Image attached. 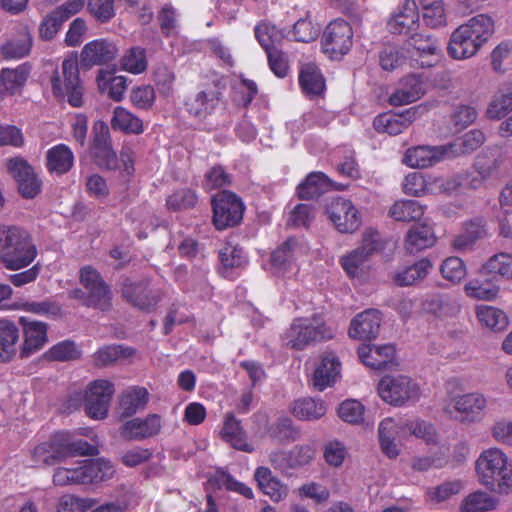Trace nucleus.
<instances>
[{"label": "nucleus", "mask_w": 512, "mask_h": 512, "mask_svg": "<svg viewBox=\"0 0 512 512\" xmlns=\"http://www.w3.org/2000/svg\"><path fill=\"white\" fill-rule=\"evenodd\" d=\"M451 403L453 409L446 407V411L455 413L454 418L465 425L480 423L487 414L488 399L478 391L455 396Z\"/></svg>", "instance_id": "obj_9"}, {"label": "nucleus", "mask_w": 512, "mask_h": 512, "mask_svg": "<svg viewBox=\"0 0 512 512\" xmlns=\"http://www.w3.org/2000/svg\"><path fill=\"white\" fill-rule=\"evenodd\" d=\"M31 45V35L24 28L16 39L9 40L2 46L1 52L6 59H20L29 54Z\"/></svg>", "instance_id": "obj_50"}, {"label": "nucleus", "mask_w": 512, "mask_h": 512, "mask_svg": "<svg viewBox=\"0 0 512 512\" xmlns=\"http://www.w3.org/2000/svg\"><path fill=\"white\" fill-rule=\"evenodd\" d=\"M418 448L423 456L418 457V470L442 468L448 463V448L440 445L433 425L418 423Z\"/></svg>", "instance_id": "obj_7"}, {"label": "nucleus", "mask_w": 512, "mask_h": 512, "mask_svg": "<svg viewBox=\"0 0 512 512\" xmlns=\"http://www.w3.org/2000/svg\"><path fill=\"white\" fill-rule=\"evenodd\" d=\"M442 58L440 42L437 38L427 35H418V65L432 67Z\"/></svg>", "instance_id": "obj_41"}, {"label": "nucleus", "mask_w": 512, "mask_h": 512, "mask_svg": "<svg viewBox=\"0 0 512 512\" xmlns=\"http://www.w3.org/2000/svg\"><path fill=\"white\" fill-rule=\"evenodd\" d=\"M221 92L216 86H209L189 97L185 103L188 113L200 120L206 119L218 106Z\"/></svg>", "instance_id": "obj_25"}, {"label": "nucleus", "mask_w": 512, "mask_h": 512, "mask_svg": "<svg viewBox=\"0 0 512 512\" xmlns=\"http://www.w3.org/2000/svg\"><path fill=\"white\" fill-rule=\"evenodd\" d=\"M2 307L8 310H22L42 316H52L60 313V307L48 300L41 302L19 301L9 305H3Z\"/></svg>", "instance_id": "obj_52"}, {"label": "nucleus", "mask_w": 512, "mask_h": 512, "mask_svg": "<svg viewBox=\"0 0 512 512\" xmlns=\"http://www.w3.org/2000/svg\"><path fill=\"white\" fill-rule=\"evenodd\" d=\"M331 183L322 172H312L297 187V194L301 199H313L324 193Z\"/></svg>", "instance_id": "obj_46"}, {"label": "nucleus", "mask_w": 512, "mask_h": 512, "mask_svg": "<svg viewBox=\"0 0 512 512\" xmlns=\"http://www.w3.org/2000/svg\"><path fill=\"white\" fill-rule=\"evenodd\" d=\"M422 21L426 26L438 28L446 26L447 14L443 0H420V10Z\"/></svg>", "instance_id": "obj_40"}, {"label": "nucleus", "mask_w": 512, "mask_h": 512, "mask_svg": "<svg viewBox=\"0 0 512 512\" xmlns=\"http://www.w3.org/2000/svg\"><path fill=\"white\" fill-rule=\"evenodd\" d=\"M416 433V429L413 424L399 425L393 418L387 417L383 419L378 426V438H390L395 439L399 436H412Z\"/></svg>", "instance_id": "obj_57"}, {"label": "nucleus", "mask_w": 512, "mask_h": 512, "mask_svg": "<svg viewBox=\"0 0 512 512\" xmlns=\"http://www.w3.org/2000/svg\"><path fill=\"white\" fill-rule=\"evenodd\" d=\"M37 256V249L27 231L17 226H0V260L9 270L29 266Z\"/></svg>", "instance_id": "obj_3"}, {"label": "nucleus", "mask_w": 512, "mask_h": 512, "mask_svg": "<svg viewBox=\"0 0 512 512\" xmlns=\"http://www.w3.org/2000/svg\"><path fill=\"white\" fill-rule=\"evenodd\" d=\"M416 119V108L411 107L400 114L384 113L378 115L373 122L374 128L380 133L398 135Z\"/></svg>", "instance_id": "obj_30"}, {"label": "nucleus", "mask_w": 512, "mask_h": 512, "mask_svg": "<svg viewBox=\"0 0 512 512\" xmlns=\"http://www.w3.org/2000/svg\"><path fill=\"white\" fill-rule=\"evenodd\" d=\"M347 447L339 440H331L324 446V459L331 467H340L344 463L347 456Z\"/></svg>", "instance_id": "obj_64"}, {"label": "nucleus", "mask_w": 512, "mask_h": 512, "mask_svg": "<svg viewBox=\"0 0 512 512\" xmlns=\"http://www.w3.org/2000/svg\"><path fill=\"white\" fill-rule=\"evenodd\" d=\"M97 86L102 94H106L114 101H121L124 98L127 90V78L121 75H116L111 70H100L97 78Z\"/></svg>", "instance_id": "obj_33"}, {"label": "nucleus", "mask_w": 512, "mask_h": 512, "mask_svg": "<svg viewBox=\"0 0 512 512\" xmlns=\"http://www.w3.org/2000/svg\"><path fill=\"white\" fill-rule=\"evenodd\" d=\"M379 247L378 233L366 231L359 247L341 256L339 263L351 279L362 278L367 271L366 263Z\"/></svg>", "instance_id": "obj_8"}, {"label": "nucleus", "mask_w": 512, "mask_h": 512, "mask_svg": "<svg viewBox=\"0 0 512 512\" xmlns=\"http://www.w3.org/2000/svg\"><path fill=\"white\" fill-rule=\"evenodd\" d=\"M74 165V154L66 144H57L46 152V168L50 173L66 174Z\"/></svg>", "instance_id": "obj_32"}, {"label": "nucleus", "mask_w": 512, "mask_h": 512, "mask_svg": "<svg viewBox=\"0 0 512 512\" xmlns=\"http://www.w3.org/2000/svg\"><path fill=\"white\" fill-rule=\"evenodd\" d=\"M381 321V313L376 309L358 313L350 322L348 336L363 341L375 339L379 334Z\"/></svg>", "instance_id": "obj_22"}, {"label": "nucleus", "mask_w": 512, "mask_h": 512, "mask_svg": "<svg viewBox=\"0 0 512 512\" xmlns=\"http://www.w3.org/2000/svg\"><path fill=\"white\" fill-rule=\"evenodd\" d=\"M18 339L17 326L11 321L0 320V359L3 362H8L15 356Z\"/></svg>", "instance_id": "obj_43"}, {"label": "nucleus", "mask_w": 512, "mask_h": 512, "mask_svg": "<svg viewBox=\"0 0 512 512\" xmlns=\"http://www.w3.org/2000/svg\"><path fill=\"white\" fill-rule=\"evenodd\" d=\"M446 159H451L447 144L418 146V168H425Z\"/></svg>", "instance_id": "obj_56"}, {"label": "nucleus", "mask_w": 512, "mask_h": 512, "mask_svg": "<svg viewBox=\"0 0 512 512\" xmlns=\"http://www.w3.org/2000/svg\"><path fill=\"white\" fill-rule=\"evenodd\" d=\"M464 488V484L461 480L455 479L446 481L435 487H430L426 490V499L430 502H444L450 499L452 496L457 495Z\"/></svg>", "instance_id": "obj_53"}, {"label": "nucleus", "mask_w": 512, "mask_h": 512, "mask_svg": "<svg viewBox=\"0 0 512 512\" xmlns=\"http://www.w3.org/2000/svg\"><path fill=\"white\" fill-rule=\"evenodd\" d=\"M50 83L52 93L58 100H66L73 107L83 105L84 88L76 54L72 53L63 60L61 68L51 76Z\"/></svg>", "instance_id": "obj_5"}, {"label": "nucleus", "mask_w": 512, "mask_h": 512, "mask_svg": "<svg viewBox=\"0 0 512 512\" xmlns=\"http://www.w3.org/2000/svg\"><path fill=\"white\" fill-rule=\"evenodd\" d=\"M290 411L299 420L316 421L326 414L327 406L321 399L301 398L292 403Z\"/></svg>", "instance_id": "obj_37"}, {"label": "nucleus", "mask_w": 512, "mask_h": 512, "mask_svg": "<svg viewBox=\"0 0 512 512\" xmlns=\"http://www.w3.org/2000/svg\"><path fill=\"white\" fill-rule=\"evenodd\" d=\"M378 394L387 404L403 406L411 398L413 381L405 375H386L378 383Z\"/></svg>", "instance_id": "obj_17"}, {"label": "nucleus", "mask_w": 512, "mask_h": 512, "mask_svg": "<svg viewBox=\"0 0 512 512\" xmlns=\"http://www.w3.org/2000/svg\"><path fill=\"white\" fill-rule=\"evenodd\" d=\"M81 350L70 340L53 345L47 352V357L55 361H69L80 358Z\"/></svg>", "instance_id": "obj_60"}, {"label": "nucleus", "mask_w": 512, "mask_h": 512, "mask_svg": "<svg viewBox=\"0 0 512 512\" xmlns=\"http://www.w3.org/2000/svg\"><path fill=\"white\" fill-rule=\"evenodd\" d=\"M52 481L61 487L84 484L83 460H64L55 468Z\"/></svg>", "instance_id": "obj_35"}, {"label": "nucleus", "mask_w": 512, "mask_h": 512, "mask_svg": "<svg viewBox=\"0 0 512 512\" xmlns=\"http://www.w3.org/2000/svg\"><path fill=\"white\" fill-rule=\"evenodd\" d=\"M498 500L487 491L475 490L467 494L459 504V512H489L498 506Z\"/></svg>", "instance_id": "obj_39"}, {"label": "nucleus", "mask_w": 512, "mask_h": 512, "mask_svg": "<svg viewBox=\"0 0 512 512\" xmlns=\"http://www.w3.org/2000/svg\"><path fill=\"white\" fill-rule=\"evenodd\" d=\"M416 24V0H405L388 22L393 34L413 37Z\"/></svg>", "instance_id": "obj_31"}, {"label": "nucleus", "mask_w": 512, "mask_h": 512, "mask_svg": "<svg viewBox=\"0 0 512 512\" xmlns=\"http://www.w3.org/2000/svg\"><path fill=\"white\" fill-rule=\"evenodd\" d=\"M19 322L23 328L24 341L21 346V357H29L44 347L48 341L47 324L41 321L29 320L20 317Z\"/></svg>", "instance_id": "obj_24"}, {"label": "nucleus", "mask_w": 512, "mask_h": 512, "mask_svg": "<svg viewBox=\"0 0 512 512\" xmlns=\"http://www.w3.org/2000/svg\"><path fill=\"white\" fill-rule=\"evenodd\" d=\"M342 364L333 351H324L315 363L311 383L315 390L324 391L334 386L341 378Z\"/></svg>", "instance_id": "obj_16"}, {"label": "nucleus", "mask_w": 512, "mask_h": 512, "mask_svg": "<svg viewBox=\"0 0 512 512\" xmlns=\"http://www.w3.org/2000/svg\"><path fill=\"white\" fill-rule=\"evenodd\" d=\"M353 43V31L350 24L342 19L329 23L322 36V49L331 59H337L348 53Z\"/></svg>", "instance_id": "obj_14"}, {"label": "nucleus", "mask_w": 512, "mask_h": 512, "mask_svg": "<svg viewBox=\"0 0 512 512\" xmlns=\"http://www.w3.org/2000/svg\"><path fill=\"white\" fill-rule=\"evenodd\" d=\"M485 141V135L481 130L473 129L468 131L462 137L448 143L450 158H456L465 154L472 153L478 149Z\"/></svg>", "instance_id": "obj_42"}, {"label": "nucleus", "mask_w": 512, "mask_h": 512, "mask_svg": "<svg viewBox=\"0 0 512 512\" xmlns=\"http://www.w3.org/2000/svg\"><path fill=\"white\" fill-rule=\"evenodd\" d=\"M478 482L489 492L512 493V459L498 447L484 449L475 461Z\"/></svg>", "instance_id": "obj_2"}, {"label": "nucleus", "mask_w": 512, "mask_h": 512, "mask_svg": "<svg viewBox=\"0 0 512 512\" xmlns=\"http://www.w3.org/2000/svg\"><path fill=\"white\" fill-rule=\"evenodd\" d=\"M156 99L155 90L150 85L134 87L130 92V102L141 110H149Z\"/></svg>", "instance_id": "obj_63"}, {"label": "nucleus", "mask_w": 512, "mask_h": 512, "mask_svg": "<svg viewBox=\"0 0 512 512\" xmlns=\"http://www.w3.org/2000/svg\"><path fill=\"white\" fill-rule=\"evenodd\" d=\"M326 214L335 229L340 233L352 234L362 224L358 208L351 200L343 197L333 198L326 206Z\"/></svg>", "instance_id": "obj_12"}, {"label": "nucleus", "mask_w": 512, "mask_h": 512, "mask_svg": "<svg viewBox=\"0 0 512 512\" xmlns=\"http://www.w3.org/2000/svg\"><path fill=\"white\" fill-rule=\"evenodd\" d=\"M213 223L218 230L235 226L242 220L244 204L230 191H222L212 198Z\"/></svg>", "instance_id": "obj_11"}, {"label": "nucleus", "mask_w": 512, "mask_h": 512, "mask_svg": "<svg viewBox=\"0 0 512 512\" xmlns=\"http://www.w3.org/2000/svg\"><path fill=\"white\" fill-rule=\"evenodd\" d=\"M162 427L161 417L150 414L145 418L136 417L124 422L119 433L128 441H141L156 436Z\"/></svg>", "instance_id": "obj_20"}, {"label": "nucleus", "mask_w": 512, "mask_h": 512, "mask_svg": "<svg viewBox=\"0 0 512 512\" xmlns=\"http://www.w3.org/2000/svg\"><path fill=\"white\" fill-rule=\"evenodd\" d=\"M118 52V47L113 41L105 38L96 39L88 42L82 48L81 64L85 68L104 65L116 59Z\"/></svg>", "instance_id": "obj_21"}, {"label": "nucleus", "mask_w": 512, "mask_h": 512, "mask_svg": "<svg viewBox=\"0 0 512 512\" xmlns=\"http://www.w3.org/2000/svg\"><path fill=\"white\" fill-rule=\"evenodd\" d=\"M421 178V188L418 187V194L422 192L426 193H438V192H446V193H462L466 189H478L482 185V180L484 176L481 178L478 177H470L468 175H455L447 179L441 178H432L426 176H419L418 179ZM420 183L418 182V186Z\"/></svg>", "instance_id": "obj_15"}, {"label": "nucleus", "mask_w": 512, "mask_h": 512, "mask_svg": "<svg viewBox=\"0 0 512 512\" xmlns=\"http://www.w3.org/2000/svg\"><path fill=\"white\" fill-rule=\"evenodd\" d=\"M255 34L260 45L266 52L276 49V45H278L284 38V34L280 29L266 22L260 23L256 26Z\"/></svg>", "instance_id": "obj_54"}, {"label": "nucleus", "mask_w": 512, "mask_h": 512, "mask_svg": "<svg viewBox=\"0 0 512 512\" xmlns=\"http://www.w3.org/2000/svg\"><path fill=\"white\" fill-rule=\"evenodd\" d=\"M6 166L18 182L19 191L25 198H34L40 193L42 183L26 160L21 157L10 158Z\"/></svg>", "instance_id": "obj_19"}, {"label": "nucleus", "mask_w": 512, "mask_h": 512, "mask_svg": "<svg viewBox=\"0 0 512 512\" xmlns=\"http://www.w3.org/2000/svg\"><path fill=\"white\" fill-rule=\"evenodd\" d=\"M495 32L491 16L478 14L458 26L450 35L447 52L454 60H466L477 55Z\"/></svg>", "instance_id": "obj_1"}, {"label": "nucleus", "mask_w": 512, "mask_h": 512, "mask_svg": "<svg viewBox=\"0 0 512 512\" xmlns=\"http://www.w3.org/2000/svg\"><path fill=\"white\" fill-rule=\"evenodd\" d=\"M416 78L411 75L405 78L400 87L389 97V102L393 106H401L410 104L415 100L416 95Z\"/></svg>", "instance_id": "obj_58"}, {"label": "nucleus", "mask_w": 512, "mask_h": 512, "mask_svg": "<svg viewBox=\"0 0 512 512\" xmlns=\"http://www.w3.org/2000/svg\"><path fill=\"white\" fill-rule=\"evenodd\" d=\"M334 330L327 326L320 315L295 318L283 334V342L287 347L303 350L315 341L329 340Z\"/></svg>", "instance_id": "obj_6"}, {"label": "nucleus", "mask_w": 512, "mask_h": 512, "mask_svg": "<svg viewBox=\"0 0 512 512\" xmlns=\"http://www.w3.org/2000/svg\"><path fill=\"white\" fill-rule=\"evenodd\" d=\"M365 408L361 402L355 399L343 401L338 408L339 417L350 424L362 422Z\"/></svg>", "instance_id": "obj_62"}, {"label": "nucleus", "mask_w": 512, "mask_h": 512, "mask_svg": "<svg viewBox=\"0 0 512 512\" xmlns=\"http://www.w3.org/2000/svg\"><path fill=\"white\" fill-rule=\"evenodd\" d=\"M122 294L129 303L141 310H149L160 299L159 291L150 287L148 282L127 280L123 285Z\"/></svg>", "instance_id": "obj_26"}, {"label": "nucleus", "mask_w": 512, "mask_h": 512, "mask_svg": "<svg viewBox=\"0 0 512 512\" xmlns=\"http://www.w3.org/2000/svg\"><path fill=\"white\" fill-rule=\"evenodd\" d=\"M149 400V393L143 387H130L125 390L120 399L122 415L132 416L145 408Z\"/></svg>", "instance_id": "obj_45"}, {"label": "nucleus", "mask_w": 512, "mask_h": 512, "mask_svg": "<svg viewBox=\"0 0 512 512\" xmlns=\"http://www.w3.org/2000/svg\"><path fill=\"white\" fill-rule=\"evenodd\" d=\"M315 456L314 449L309 445H297L289 451L277 450L269 455L271 464L279 470L303 467L309 464Z\"/></svg>", "instance_id": "obj_23"}, {"label": "nucleus", "mask_w": 512, "mask_h": 512, "mask_svg": "<svg viewBox=\"0 0 512 512\" xmlns=\"http://www.w3.org/2000/svg\"><path fill=\"white\" fill-rule=\"evenodd\" d=\"M307 248L298 240L291 238L271 254L270 272L273 275L291 278L298 274L297 260L305 255Z\"/></svg>", "instance_id": "obj_10"}, {"label": "nucleus", "mask_w": 512, "mask_h": 512, "mask_svg": "<svg viewBox=\"0 0 512 512\" xmlns=\"http://www.w3.org/2000/svg\"><path fill=\"white\" fill-rule=\"evenodd\" d=\"M254 479L259 489L267 495L273 502H280L287 498L289 488L273 474L270 468L259 466L254 473Z\"/></svg>", "instance_id": "obj_29"}, {"label": "nucleus", "mask_w": 512, "mask_h": 512, "mask_svg": "<svg viewBox=\"0 0 512 512\" xmlns=\"http://www.w3.org/2000/svg\"><path fill=\"white\" fill-rule=\"evenodd\" d=\"M116 470L105 458L83 460L84 484H94L111 479Z\"/></svg>", "instance_id": "obj_36"}, {"label": "nucleus", "mask_w": 512, "mask_h": 512, "mask_svg": "<svg viewBox=\"0 0 512 512\" xmlns=\"http://www.w3.org/2000/svg\"><path fill=\"white\" fill-rule=\"evenodd\" d=\"M27 77L28 70L24 66H19L15 69H2L0 73V94H15L23 87Z\"/></svg>", "instance_id": "obj_48"}, {"label": "nucleus", "mask_w": 512, "mask_h": 512, "mask_svg": "<svg viewBox=\"0 0 512 512\" xmlns=\"http://www.w3.org/2000/svg\"><path fill=\"white\" fill-rule=\"evenodd\" d=\"M221 434L223 439L229 442L234 448L245 452L253 451V447L246 440V435L240 422L234 415H226Z\"/></svg>", "instance_id": "obj_44"}, {"label": "nucleus", "mask_w": 512, "mask_h": 512, "mask_svg": "<svg viewBox=\"0 0 512 512\" xmlns=\"http://www.w3.org/2000/svg\"><path fill=\"white\" fill-rule=\"evenodd\" d=\"M441 274L445 280L457 284L465 278L467 270L461 258L452 256L443 261Z\"/></svg>", "instance_id": "obj_59"}, {"label": "nucleus", "mask_w": 512, "mask_h": 512, "mask_svg": "<svg viewBox=\"0 0 512 512\" xmlns=\"http://www.w3.org/2000/svg\"><path fill=\"white\" fill-rule=\"evenodd\" d=\"M124 70L132 74H140L147 68L145 51L141 48H131L121 60Z\"/></svg>", "instance_id": "obj_61"}, {"label": "nucleus", "mask_w": 512, "mask_h": 512, "mask_svg": "<svg viewBox=\"0 0 512 512\" xmlns=\"http://www.w3.org/2000/svg\"><path fill=\"white\" fill-rule=\"evenodd\" d=\"M464 291L469 298L493 301L498 297L500 287L490 280L471 279L465 284Z\"/></svg>", "instance_id": "obj_49"}, {"label": "nucleus", "mask_w": 512, "mask_h": 512, "mask_svg": "<svg viewBox=\"0 0 512 512\" xmlns=\"http://www.w3.org/2000/svg\"><path fill=\"white\" fill-rule=\"evenodd\" d=\"M512 111V89L493 97L489 103L486 116L491 120H500Z\"/></svg>", "instance_id": "obj_55"}, {"label": "nucleus", "mask_w": 512, "mask_h": 512, "mask_svg": "<svg viewBox=\"0 0 512 512\" xmlns=\"http://www.w3.org/2000/svg\"><path fill=\"white\" fill-rule=\"evenodd\" d=\"M110 123L113 130L127 134L139 135L145 130L143 121L122 106H118L114 109Z\"/></svg>", "instance_id": "obj_38"}, {"label": "nucleus", "mask_w": 512, "mask_h": 512, "mask_svg": "<svg viewBox=\"0 0 512 512\" xmlns=\"http://www.w3.org/2000/svg\"><path fill=\"white\" fill-rule=\"evenodd\" d=\"M475 315L482 327L493 332H502L509 325V317L506 312L492 305H477Z\"/></svg>", "instance_id": "obj_34"}, {"label": "nucleus", "mask_w": 512, "mask_h": 512, "mask_svg": "<svg viewBox=\"0 0 512 512\" xmlns=\"http://www.w3.org/2000/svg\"><path fill=\"white\" fill-rule=\"evenodd\" d=\"M482 272L488 275H498L505 279H511L512 254L503 252L493 255L482 266Z\"/></svg>", "instance_id": "obj_51"}, {"label": "nucleus", "mask_w": 512, "mask_h": 512, "mask_svg": "<svg viewBox=\"0 0 512 512\" xmlns=\"http://www.w3.org/2000/svg\"><path fill=\"white\" fill-rule=\"evenodd\" d=\"M79 279L86 291L84 305L107 310L111 304V292L99 272L91 266H84L80 270Z\"/></svg>", "instance_id": "obj_13"}, {"label": "nucleus", "mask_w": 512, "mask_h": 512, "mask_svg": "<svg viewBox=\"0 0 512 512\" xmlns=\"http://www.w3.org/2000/svg\"><path fill=\"white\" fill-rule=\"evenodd\" d=\"M75 452L92 455L96 449L86 442L70 443L66 435L58 433L35 445L30 451V458L35 467H48L62 463Z\"/></svg>", "instance_id": "obj_4"}, {"label": "nucleus", "mask_w": 512, "mask_h": 512, "mask_svg": "<svg viewBox=\"0 0 512 512\" xmlns=\"http://www.w3.org/2000/svg\"><path fill=\"white\" fill-rule=\"evenodd\" d=\"M361 362L372 369H387L394 364L395 347L385 345H361L358 348Z\"/></svg>", "instance_id": "obj_28"}, {"label": "nucleus", "mask_w": 512, "mask_h": 512, "mask_svg": "<svg viewBox=\"0 0 512 512\" xmlns=\"http://www.w3.org/2000/svg\"><path fill=\"white\" fill-rule=\"evenodd\" d=\"M114 386L108 380H96L85 393V410L89 417L100 420L107 416Z\"/></svg>", "instance_id": "obj_18"}, {"label": "nucleus", "mask_w": 512, "mask_h": 512, "mask_svg": "<svg viewBox=\"0 0 512 512\" xmlns=\"http://www.w3.org/2000/svg\"><path fill=\"white\" fill-rule=\"evenodd\" d=\"M299 82L306 94L319 95L325 89V81L319 68L313 63L304 64L300 70Z\"/></svg>", "instance_id": "obj_47"}, {"label": "nucleus", "mask_w": 512, "mask_h": 512, "mask_svg": "<svg viewBox=\"0 0 512 512\" xmlns=\"http://www.w3.org/2000/svg\"><path fill=\"white\" fill-rule=\"evenodd\" d=\"M95 129H99L96 132L93 146V155L97 164L109 170L118 168V158L111 147L108 126L104 122H99Z\"/></svg>", "instance_id": "obj_27"}]
</instances>
